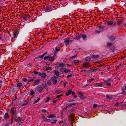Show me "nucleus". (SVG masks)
<instances>
[{"mask_svg": "<svg viewBox=\"0 0 126 126\" xmlns=\"http://www.w3.org/2000/svg\"><path fill=\"white\" fill-rule=\"evenodd\" d=\"M48 59V60L51 62H53L55 60V58L53 56H50V55H47L44 56L43 58L44 60H46Z\"/></svg>", "mask_w": 126, "mask_h": 126, "instance_id": "1", "label": "nucleus"}, {"mask_svg": "<svg viewBox=\"0 0 126 126\" xmlns=\"http://www.w3.org/2000/svg\"><path fill=\"white\" fill-rule=\"evenodd\" d=\"M13 38H16L17 37L18 35L19 34L20 31L19 29H16L13 30Z\"/></svg>", "mask_w": 126, "mask_h": 126, "instance_id": "2", "label": "nucleus"}, {"mask_svg": "<svg viewBox=\"0 0 126 126\" xmlns=\"http://www.w3.org/2000/svg\"><path fill=\"white\" fill-rule=\"evenodd\" d=\"M73 41V40H70L69 38L67 37L64 39V42L66 43L65 45H67L68 44L71 43Z\"/></svg>", "mask_w": 126, "mask_h": 126, "instance_id": "3", "label": "nucleus"}, {"mask_svg": "<svg viewBox=\"0 0 126 126\" xmlns=\"http://www.w3.org/2000/svg\"><path fill=\"white\" fill-rule=\"evenodd\" d=\"M126 90V85H124L123 88H122V93H119L117 95H119L120 94H122L123 95H125L126 94V91L125 90Z\"/></svg>", "mask_w": 126, "mask_h": 126, "instance_id": "4", "label": "nucleus"}, {"mask_svg": "<svg viewBox=\"0 0 126 126\" xmlns=\"http://www.w3.org/2000/svg\"><path fill=\"white\" fill-rule=\"evenodd\" d=\"M108 39L111 42L113 41L116 38V37L113 36H108Z\"/></svg>", "mask_w": 126, "mask_h": 126, "instance_id": "5", "label": "nucleus"}, {"mask_svg": "<svg viewBox=\"0 0 126 126\" xmlns=\"http://www.w3.org/2000/svg\"><path fill=\"white\" fill-rule=\"evenodd\" d=\"M22 113L21 112H20L19 114L18 113H16V115H15V117L16 118H19V120H22Z\"/></svg>", "mask_w": 126, "mask_h": 126, "instance_id": "6", "label": "nucleus"}, {"mask_svg": "<svg viewBox=\"0 0 126 126\" xmlns=\"http://www.w3.org/2000/svg\"><path fill=\"white\" fill-rule=\"evenodd\" d=\"M48 53V51H46L45 52H44V53H43L41 55H39L37 57H36V58L37 59L38 58H40V59H42V58H43L44 56H45L47 54V53Z\"/></svg>", "mask_w": 126, "mask_h": 126, "instance_id": "7", "label": "nucleus"}, {"mask_svg": "<svg viewBox=\"0 0 126 126\" xmlns=\"http://www.w3.org/2000/svg\"><path fill=\"white\" fill-rule=\"evenodd\" d=\"M44 11L45 12H48L52 10V9H51V7L50 6H46L44 8Z\"/></svg>", "mask_w": 126, "mask_h": 126, "instance_id": "8", "label": "nucleus"}, {"mask_svg": "<svg viewBox=\"0 0 126 126\" xmlns=\"http://www.w3.org/2000/svg\"><path fill=\"white\" fill-rule=\"evenodd\" d=\"M11 112L13 115H16V109H15L14 108H12L11 110Z\"/></svg>", "mask_w": 126, "mask_h": 126, "instance_id": "9", "label": "nucleus"}, {"mask_svg": "<svg viewBox=\"0 0 126 126\" xmlns=\"http://www.w3.org/2000/svg\"><path fill=\"white\" fill-rule=\"evenodd\" d=\"M37 91L39 93H40L42 90V88L41 86L40 85L38 86L36 88Z\"/></svg>", "mask_w": 126, "mask_h": 126, "instance_id": "10", "label": "nucleus"}, {"mask_svg": "<svg viewBox=\"0 0 126 126\" xmlns=\"http://www.w3.org/2000/svg\"><path fill=\"white\" fill-rule=\"evenodd\" d=\"M89 64V63L88 62H85L83 64L82 67H83L88 68L90 67V66L88 65Z\"/></svg>", "mask_w": 126, "mask_h": 126, "instance_id": "11", "label": "nucleus"}, {"mask_svg": "<svg viewBox=\"0 0 126 126\" xmlns=\"http://www.w3.org/2000/svg\"><path fill=\"white\" fill-rule=\"evenodd\" d=\"M72 91V90L71 89H69L68 90V91L66 94V95L67 96H69V95L71 94H72V93L73 92Z\"/></svg>", "mask_w": 126, "mask_h": 126, "instance_id": "12", "label": "nucleus"}, {"mask_svg": "<svg viewBox=\"0 0 126 126\" xmlns=\"http://www.w3.org/2000/svg\"><path fill=\"white\" fill-rule=\"evenodd\" d=\"M81 34L79 35L78 36H75L74 37L73 39L74 40H78L80 39L81 37Z\"/></svg>", "mask_w": 126, "mask_h": 126, "instance_id": "13", "label": "nucleus"}, {"mask_svg": "<svg viewBox=\"0 0 126 126\" xmlns=\"http://www.w3.org/2000/svg\"><path fill=\"white\" fill-rule=\"evenodd\" d=\"M23 18L24 20H27L29 18V17L26 15H24L22 17Z\"/></svg>", "mask_w": 126, "mask_h": 126, "instance_id": "14", "label": "nucleus"}, {"mask_svg": "<svg viewBox=\"0 0 126 126\" xmlns=\"http://www.w3.org/2000/svg\"><path fill=\"white\" fill-rule=\"evenodd\" d=\"M103 84L101 83H96L94 84V85L96 87H99L102 86Z\"/></svg>", "mask_w": 126, "mask_h": 126, "instance_id": "15", "label": "nucleus"}, {"mask_svg": "<svg viewBox=\"0 0 126 126\" xmlns=\"http://www.w3.org/2000/svg\"><path fill=\"white\" fill-rule=\"evenodd\" d=\"M40 79H35V80L34 81V84H35L36 85L38 84L40 82Z\"/></svg>", "mask_w": 126, "mask_h": 126, "instance_id": "16", "label": "nucleus"}, {"mask_svg": "<svg viewBox=\"0 0 126 126\" xmlns=\"http://www.w3.org/2000/svg\"><path fill=\"white\" fill-rule=\"evenodd\" d=\"M40 76H41L42 78L45 79L47 75L46 73H41V75Z\"/></svg>", "mask_w": 126, "mask_h": 126, "instance_id": "17", "label": "nucleus"}, {"mask_svg": "<svg viewBox=\"0 0 126 126\" xmlns=\"http://www.w3.org/2000/svg\"><path fill=\"white\" fill-rule=\"evenodd\" d=\"M99 57V56L97 55H92L91 56L92 58L94 59H97Z\"/></svg>", "mask_w": 126, "mask_h": 126, "instance_id": "18", "label": "nucleus"}, {"mask_svg": "<svg viewBox=\"0 0 126 126\" xmlns=\"http://www.w3.org/2000/svg\"><path fill=\"white\" fill-rule=\"evenodd\" d=\"M35 80V79L34 78L33 79H32V77H31L29 79L28 81V82H34Z\"/></svg>", "mask_w": 126, "mask_h": 126, "instance_id": "19", "label": "nucleus"}, {"mask_svg": "<svg viewBox=\"0 0 126 126\" xmlns=\"http://www.w3.org/2000/svg\"><path fill=\"white\" fill-rule=\"evenodd\" d=\"M43 87L45 89H46L48 86L47 84L46 81L44 82L43 84Z\"/></svg>", "mask_w": 126, "mask_h": 126, "instance_id": "20", "label": "nucleus"}, {"mask_svg": "<svg viewBox=\"0 0 126 126\" xmlns=\"http://www.w3.org/2000/svg\"><path fill=\"white\" fill-rule=\"evenodd\" d=\"M57 121V120L56 119H50L49 122L52 124H54L56 123Z\"/></svg>", "mask_w": 126, "mask_h": 126, "instance_id": "21", "label": "nucleus"}, {"mask_svg": "<svg viewBox=\"0 0 126 126\" xmlns=\"http://www.w3.org/2000/svg\"><path fill=\"white\" fill-rule=\"evenodd\" d=\"M113 24V22L111 20H110L107 22V25L108 26H111Z\"/></svg>", "mask_w": 126, "mask_h": 126, "instance_id": "22", "label": "nucleus"}, {"mask_svg": "<svg viewBox=\"0 0 126 126\" xmlns=\"http://www.w3.org/2000/svg\"><path fill=\"white\" fill-rule=\"evenodd\" d=\"M79 62V60H75L73 61V63L75 65H78Z\"/></svg>", "mask_w": 126, "mask_h": 126, "instance_id": "23", "label": "nucleus"}, {"mask_svg": "<svg viewBox=\"0 0 126 126\" xmlns=\"http://www.w3.org/2000/svg\"><path fill=\"white\" fill-rule=\"evenodd\" d=\"M87 37V35L86 34H81V37L82 38L83 40H85Z\"/></svg>", "mask_w": 126, "mask_h": 126, "instance_id": "24", "label": "nucleus"}, {"mask_svg": "<svg viewBox=\"0 0 126 126\" xmlns=\"http://www.w3.org/2000/svg\"><path fill=\"white\" fill-rule=\"evenodd\" d=\"M106 98L110 100H111L112 99V97L110 95H106Z\"/></svg>", "mask_w": 126, "mask_h": 126, "instance_id": "25", "label": "nucleus"}, {"mask_svg": "<svg viewBox=\"0 0 126 126\" xmlns=\"http://www.w3.org/2000/svg\"><path fill=\"white\" fill-rule=\"evenodd\" d=\"M65 65V64H64L63 63H59L58 65L60 67H64V66Z\"/></svg>", "mask_w": 126, "mask_h": 126, "instance_id": "26", "label": "nucleus"}, {"mask_svg": "<svg viewBox=\"0 0 126 126\" xmlns=\"http://www.w3.org/2000/svg\"><path fill=\"white\" fill-rule=\"evenodd\" d=\"M28 102L27 101H24L21 103V106H23L27 104Z\"/></svg>", "mask_w": 126, "mask_h": 126, "instance_id": "27", "label": "nucleus"}, {"mask_svg": "<svg viewBox=\"0 0 126 126\" xmlns=\"http://www.w3.org/2000/svg\"><path fill=\"white\" fill-rule=\"evenodd\" d=\"M85 60L86 61L89 62L90 61L91 59H90V57L88 56L85 58Z\"/></svg>", "mask_w": 126, "mask_h": 126, "instance_id": "28", "label": "nucleus"}, {"mask_svg": "<svg viewBox=\"0 0 126 126\" xmlns=\"http://www.w3.org/2000/svg\"><path fill=\"white\" fill-rule=\"evenodd\" d=\"M54 73L57 76H58L59 75V72L56 70H55L54 71Z\"/></svg>", "mask_w": 126, "mask_h": 126, "instance_id": "29", "label": "nucleus"}, {"mask_svg": "<svg viewBox=\"0 0 126 126\" xmlns=\"http://www.w3.org/2000/svg\"><path fill=\"white\" fill-rule=\"evenodd\" d=\"M55 93L57 94L60 93H61V91L60 90L57 89L56 90L55 92Z\"/></svg>", "mask_w": 126, "mask_h": 126, "instance_id": "30", "label": "nucleus"}, {"mask_svg": "<svg viewBox=\"0 0 126 126\" xmlns=\"http://www.w3.org/2000/svg\"><path fill=\"white\" fill-rule=\"evenodd\" d=\"M76 103H71L70 104L68 103V104H67V105H68L67 106L68 107H69L71 106L72 105H76Z\"/></svg>", "mask_w": 126, "mask_h": 126, "instance_id": "31", "label": "nucleus"}, {"mask_svg": "<svg viewBox=\"0 0 126 126\" xmlns=\"http://www.w3.org/2000/svg\"><path fill=\"white\" fill-rule=\"evenodd\" d=\"M9 117V116L8 113H6L4 114V118L7 119Z\"/></svg>", "mask_w": 126, "mask_h": 126, "instance_id": "32", "label": "nucleus"}, {"mask_svg": "<svg viewBox=\"0 0 126 126\" xmlns=\"http://www.w3.org/2000/svg\"><path fill=\"white\" fill-rule=\"evenodd\" d=\"M70 70L69 69H68L67 68H65L64 70V72L66 73H68L69 72H70Z\"/></svg>", "mask_w": 126, "mask_h": 126, "instance_id": "33", "label": "nucleus"}, {"mask_svg": "<svg viewBox=\"0 0 126 126\" xmlns=\"http://www.w3.org/2000/svg\"><path fill=\"white\" fill-rule=\"evenodd\" d=\"M98 27L100 28V29L103 30L105 28V26L102 25H100Z\"/></svg>", "mask_w": 126, "mask_h": 126, "instance_id": "34", "label": "nucleus"}, {"mask_svg": "<svg viewBox=\"0 0 126 126\" xmlns=\"http://www.w3.org/2000/svg\"><path fill=\"white\" fill-rule=\"evenodd\" d=\"M49 117L50 118H51L52 117L55 118L56 117V116L53 114H50L49 115Z\"/></svg>", "mask_w": 126, "mask_h": 126, "instance_id": "35", "label": "nucleus"}, {"mask_svg": "<svg viewBox=\"0 0 126 126\" xmlns=\"http://www.w3.org/2000/svg\"><path fill=\"white\" fill-rule=\"evenodd\" d=\"M34 73L35 75H37L38 74V75L39 76H40L41 75V73L39 72H38L36 71H34Z\"/></svg>", "mask_w": 126, "mask_h": 126, "instance_id": "36", "label": "nucleus"}, {"mask_svg": "<svg viewBox=\"0 0 126 126\" xmlns=\"http://www.w3.org/2000/svg\"><path fill=\"white\" fill-rule=\"evenodd\" d=\"M56 78V77L54 76V77H52L50 79V80L51 81H53L54 80H55Z\"/></svg>", "mask_w": 126, "mask_h": 126, "instance_id": "37", "label": "nucleus"}, {"mask_svg": "<svg viewBox=\"0 0 126 126\" xmlns=\"http://www.w3.org/2000/svg\"><path fill=\"white\" fill-rule=\"evenodd\" d=\"M22 86V84L20 82L17 84V86L18 87H20Z\"/></svg>", "mask_w": 126, "mask_h": 126, "instance_id": "38", "label": "nucleus"}, {"mask_svg": "<svg viewBox=\"0 0 126 126\" xmlns=\"http://www.w3.org/2000/svg\"><path fill=\"white\" fill-rule=\"evenodd\" d=\"M51 68L52 67H49L46 66V67L45 68V69H46V71L51 70Z\"/></svg>", "mask_w": 126, "mask_h": 126, "instance_id": "39", "label": "nucleus"}, {"mask_svg": "<svg viewBox=\"0 0 126 126\" xmlns=\"http://www.w3.org/2000/svg\"><path fill=\"white\" fill-rule=\"evenodd\" d=\"M100 106V105H98L96 104H93V106L94 108H96L98 106Z\"/></svg>", "mask_w": 126, "mask_h": 126, "instance_id": "40", "label": "nucleus"}, {"mask_svg": "<svg viewBox=\"0 0 126 126\" xmlns=\"http://www.w3.org/2000/svg\"><path fill=\"white\" fill-rule=\"evenodd\" d=\"M108 82H104V84L105 85H106L108 86H110L111 85V83H108Z\"/></svg>", "mask_w": 126, "mask_h": 126, "instance_id": "41", "label": "nucleus"}, {"mask_svg": "<svg viewBox=\"0 0 126 126\" xmlns=\"http://www.w3.org/2000/svg\"><path fill=\"white\" fill-rule=\"evenodd\" d=\"M95 70V69H91L90 70H89L88 71V72L92 73L94 72Z\"/></svg>", "mask_w": 126, "mask_h": 126, "instance_id": "42", "label": "nucleus"}, {"mask_svg": "<svg viewBox=\"0 0 126 126\" xmlns=\"http://www.w3.org/2000/svg\"><path fill=\"white\" fill-rule=\"evenodd\" d=\"M113 45V44L111 43H107V45L109 47Z\"/></svg>", "mask_w": 126, "mask_h": 126, "instance_id": "43", "label": "nucleus"}, {"mask_svg": "<svg viewBox=\"0 0 126 126\" xmlns=\"http://www.w3.org/2000/svg\"><path fill=\"white\" fill-rule=\"evenodd\" d=\"M112 80L110 78H108L106 80L104 81V82H108L109 81Z\"/></svg>", "mask_w": 126, "mask_h": 126, "instance_id": "44", "label": "nucleus"}, {"mask_svg": "<svg viewBox=\"0 0 126 126\" xmlns=\"http://www.w3.org/2000/svg\"><path fill=\"white\" fill-rule=\"evenodd\" d=\"M65 69V68L64 67H62L60 68V71L62 72H64V70Z\"/></svg>", "mask_w": 126, "mask_h": 126, "instance_id": "45", "label": "nucleus"}, {"mask_svg": "<svg viewBox=\"0 0 126 126\" xmlns=\"http://www.w3.org/2000/svg\"><path fill=\"white\" fill-rule=\"evenodd\" d=\"M78 94L80 95L81 96H83V94L82 93V92H78Z\"/></svg>", "mask_w": 126, "mask_h": 126, "instance_id": "46", "label": "nucleus"}, {"mask_svg": "<svg viewBox=\"0 0 126 126\" xmlns=\"http://www.w3.org/2000/svg\"><path fill=\"white\" fill-rule=\"evenodd\" d=\"M63 96V95L62 94H60L59 95H57L56 97V98L57 99V100H58L59 99V98L61 96Z\"/></svg>", "mask_w": 126, "mask_h": 126, "instance_id": "47", "label": "nucleus"}, {"mask_svg": "<svg viewBox=\"0 0 126 126\" xmlns=\"http://www.w3.org/2000/svg\"><path fill=\"white\" fill-rule=\"evenodd\" d=\"M75 93L74 92H73L72 93V95L75 98H76L77 97V95H75Z\"/></svg>", "mask_w": 126, "mask_h": 126, "instance_id": "48", "label": "nucleus"}, {"mask_svg": "<svg viewBox=\"0 0 126 126\" xmlns=\"http://www.w3.org/2000/svg\"><path fill=\"white\" fill-rule=\"evenodd\" d=\"M53 56L54 57L56 56L57 55V53L56 51H54L53 53Z\"/></svg>", "mask_w": 126, "mask_h": 126, "instance_id": "49", "label": "nucleus"}, {"mask_svg": "<svg viewBox=\"0 0 126 126\" xmlns=\"http://www.w3.org/2000/svg\"><path fill=\"white\" fill-rule=\"evenodd\" d=\"M50 97H47V100H45V102L46 103L47 102H48L50 99Z\"/></svg>", "mask_w": 126, "mask_h": 126, "instance_id": "50", "label": "nucleus"}, {"mask_svg": "<svg viewBox=\"0 0 126 126\" xmlns=\"http://www.w3.org/2000/svg\"><path fill=\"white\" fill-rule=\"evenodd\" d=\"M73 76V75L72 74H71L70 75H67V78H69L70 77H72Z\"/></svg>", "mask_w": 126, "mask_h": 126, "instance_id": "51", "label": "nucleus"}, {"mask_svg": "<svg viewBox=\"0 0 126 126\" xmlns=\"http://www.w3.org/2000/svg\"><path fill=\"white\" fill-rule=\"evenodd\" d=\"M68 107L67 106H66V107L63 109V111L64 112L65 111V110L67 109Z\"/></svg>", "mask_w": 126, "mask_h": 126, "instance_id": "52", "label": "nucleus"}, {"mask_svg": "<svg viewBox=\"0 0 126 126\" xmlns=\"http://www.w3.org/2000/svg\"><path fill=\"white\" fill-rule=\"evenodd\" d=\"M60 50V48L58 49L57 47H56L55 48V51H56L57 52L59 51Z\"/></svg>", "mask_w": 126, "mask_h": 126, "instance_id": "53", "label": "nucleus"}, {"mask_svg": "<svg viewBox=\"0 0 126 126\" xmlns=\"http://www.w3.org/2000/svg\"><path fill=\"white\" fill-rule=\"evenodd\" d=\"M13 118H14V117H13L11 119V120H10L11 122H10V124H12L13 123Z\"/></svg>", "mask_w": 126, "mask_h": 126, "instance_id": "54", "label": "nucleus"}, {"mask_svg": "<svg viewBox=\"0 0 126 126\" xmlns=\"http://www.w3.org/2000/svg\"><path fill=\"white\" fill-rule=\"evenodd\" d=\"M22 120H20L18 122V124H19V126H20L22 123Z\"/></svg>", "mask_w": 126, "mask_h": 126, "instance_id": "55", "label": "nucleus"}, {"mask_svg": "<svg viewBox=\"0 0 126 126\" xmlns=\"http://www.w3.org/2000/svg\"><path fill=\"white\" fill-rule=\"evenodd\" d=\"M75 109H71L70 110V111L71 112H73L75 111Z\"/></svg>", "mask_w": 126, "mask_h": 126, "instance_id": "56", "label": "nucleus"}, {"mask_svg": "<svg viewBox=\"0 0 126 126\" xmlns=\"http://www.w3.org/2000/svg\"><path fill=\"white\" fill-rule=\"evenodd\" d=\"M16 92V90L14 88H13L11 90V92L13 93H14Z\"/></svg>", "mask_w": 126, "mask_h": 126, "instance_id": "57", "label": "nucleus"}, {"mask_svg": "<svg viewBox=\"0 0 126 126\" xmlns=\"http://www.w3.org/2000/svg\"><path fill=\"white\" fill-rule=\"evenodd\" d=\"M57 100L56 98H54L53 99L52 102L54 103H55L57 101Z\"/></svg>", "mask_w": 126, "mask_h": 126, "instance_id": "58", "label": "nucleus"}, {"mask_svg": "<svg viewBox=\"0 0 126 126\" xmlns=\"http://www.w3.org/2000/svg\"><path fill=\"white\" fill-rule=\"evenodd\" d=\"M51 80H49L48 81H47V84H48L49 85H51Z\"/></svg>", "mask_w": 126, "mask_h": 126, "instance_id": "59", "label": "nucleus"}, {"mask_svg": "<svg viewBox=\"0 0 126 126\" xmlns=\"http://www.w3.org/2000/svg\"><path fill=\"white\" fill-rule=\"evenodd\" d=\"M41 111L43 112L46 113L47 112V111L44 109H42L41 110Z\"/></svg>", "mask_w": 126, "mask_h": 126, "instance_id": "60", "label": "nucleus"}, {"mask_svg": "<svg viewBox=\"0 0 126 126\" xmlns=\"http://www.w3.org/2000/svg\"><path fill=\"white\" fill-rule=\"evenodd\" d=\"M67 102H73V101H74V100H73V99H70V100H67Z\"/></svg>", "mask_w": 126, "mask_h": 126, "instance_id": "61", "label": "nucleus"}, {"mask_svg": "<svg viewBox=\"0 0 126 126\" xmlns=\"http://www.w3.org/2000/svg\"><path fill=\"white\" fill-rule=\"evenodd\" d=\"M53 84L54 85H55L57 82V80H54V81H53Z\"/></svg>", "mask_w": 126, "mask_h": 126, "instance_id": "62", "label": "nucleus"}, {"mask_svg": "<svg viewBox=\"0 0 126 126\" xmlns=\"http://www.w3.org/2000/svg\"><path fill=\"white\" fill-rule=\"evenodd\" d=\"M35 92L33 91H31V93H30V95H33L34 93Z\"/></svg>", "mask_w": 126, "mask_h": 126, "instance_id": "63", "label": "nucleus"}, {"mask_svg": "<svg viewBox=\"0 0 126 126\" xmlns=\"http://www.w3.org/2000/svg\"><path fill=\"white\" fill-rule=\"evenodd\" d=\"M27 79L26 78H24L22 79L23 81L24 82H25L27 81Z\"/></svg>", "mask_w": 126, "mask_h": 126, "instance_id": "64", "label": "nucleus"}]
</instances>
